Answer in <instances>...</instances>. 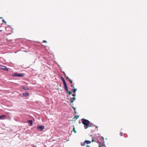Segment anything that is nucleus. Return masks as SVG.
<instances>
[{
  "mask_svg": "<svg viewBox=\"0 0 147 147\" xmlns=\"http://www.w3.org/2000/svg\"><path fill=\"white\" fill-rule=\"evenodd\" d=\"M82 124L84 125V127L85 129H86L89 127V125L90 123L89 120L83 118L82 119Z\"/></svg>",
  "mask_w": 147,
  "mask_h": 147,
  "instance_id": "1",
  "label": "nucleus"
},
{
  "mask_svg": "<svg viewBox=\"0 0 147 147\" xmlns=\"http://www.w3.org/2000/svg\"><path fill=\"white\" fill-rule=\"evenodd\" d=\"M101 139L102 140V142H100L98 140L97 141V142L98 143V146L99 147H106V145L104 144V138L103 137H101Z\"/></svg>",
  "mask_w": 147,
  "mask_h": 147,
  "instance_id": "2",
  "label": "nucleus"
},
{
  "mask_svg": "<svg viewBox=\"0 0 147 147\" xmlns=\"http://www.w3.org/2000/svg\"><path fill=\"white\" fill-rule=\"evenodd\" d=\"M36 128L38 131H42L45 129V127L43 125L38 126Z\"/></svg>",
  "mask_w": 147,
  "mask_h": 147,
  "instance_id": "3",
  "label": "nucleus"
},
{
  "mask_svg": "<svg viewBox=\"0 0 147 147\" xmlns=\"http://www.w3.org/2000/svg\"><path fill=\"white\" fill-rule=\"evenodd\" d=\"M0 68L1 69L6 71H8V69L6 67L3 65H0Z\"/></svg>",
  "mask_w": 147,
  "mask_h": 147,
  "instance_id": "4",
  "label": "nucleus"
},
{
  "mask_svg": "<svg viewBox=\"0 0 147 147\" xmlns=\"http://www.w3.org/2000/svg\"><path fill=\"white\" fill-rule=\"evenodd\" d=\"M19 74L20 73H15L12 74V76L14 77H19Z\"/></svg>",
  "mask_w": 147,
  "mask_h": 147,
  "instance_id": "5",
  "label": "nucleus"
},
{
  "mask_svg": "<svg viewBox=\"0 0 147 147\" xmlns=\"http://www.w3.org/2000/svg\"><path fill=\"white\" fill-rule=\"evenodd\" d=\"M29 95V94L28 92H26L23 93V96L24 97L27 96Z\"/></svg>",
  "mask_w": 147,
  "mask_h": 147,
  "instance_id": "6",
  "label": "nucleus"
},
{
  "mask_svg": "<svg viewBox=\"0 0 147 147\" xmlns=\"http://www.w3.org/2000/svg\"><path fill=\"white\" fill-rule=\"evenodd\" d=\"M93 126H94L96 127V128H97L98 126H96L94 125V124H93V123H90H90L89 125V127H93Z\"/></svg>",
  "mask_w": 147,
  "mask_h": 147,
  "instance_id": "7",
  "label": "nucleus"
},
{
  "mask_svg": "<svg viewBox=\"0 0 147 147\" xmlns=\"http://www.w3.org/2000/svg\"><path fill=\"white\" fill-rule=\"evenodd\" d=\"M25 76V74L24 73H20L19 74V77H23Z\"/></svg>",
  "mask_w": 147,
  "mask_h": 147,
  "instance_id": "8",
  "label": "nucleus"
},
{
  "mask_svg": "<svg viewBox=\"0 0 147 147\" xmlns=\"http://www.w3.org/2000/svg\"><path fill=\"white\" fill-rule=\"evenodd\" d=\"M76 98L75 97H73L71 98L70 102H73L74 101L76 100Z\"/></svg>",
  "mask_w": 147,
  "mask_h": 147,
  "instance_id": "9",
  "label": "nucleus"
},
{
  "mask_svg": "<svg viewBox=\"0 0 147 147\" xmlns=\"http://www.w3.org/2000/svg\"><path fill=\"white\" fill-rule=\"evenodd\" d=\"M22 88L24 90H29V89L27 88V87H25L24 86H22Z\"/></svg>",
  "mask_w": 147,
  "mask_h": 147,
  "instance_id": "10",
  "label": "nucleus"
},
{
  "mask_svg": "<svg viewBox=\"0 0 147 147\" xmlns=\"http://www.w3.org/2000/svg\"><path fill=\"white\" fill-rule=\"evenodd\" d=\"M28 123H29L30 124V125H32L33 122H32V120H29L28 121Z\"/></svg>",
  "mask_w": 147,
  "mask_h": 147,
  "instance_id": "11",
  "label": "nucleus"
},
{
  "mask_svg": "<svg viewBox=\"0 0 147 147\" xmlns=\"http://www.w3.org/2000/svg\"><path fill=\"white\" fill-rule=\"evenodd\" d=\"M84 142L87 144H89L91 143V142L90 141L88 140H86L84 141Z\"/></svg>",
  "mask_w": 147,
  "mask_h": 147,
  "instance_id": "12",
  "label": "nucleus"
},
{
  "mask_svg": "<svg viewBox=\"0 0 147 147\" xmlns=\"http://www.w3.org/2000/svg\"><path fill=\"white\" fill-rule=\"evenodd\" d=\"M61 79H62V81L63 82V83H66L65 81V80L64 78H63V77L61 76Z\"/></svg>",
  "mask_w": 147,
  "mask_h": 147,
  "instance_id": "13",
  "label": "nucleus"
},
{
  "mask_svg": "<svg viewBox=\"0 0 147 147\" xmlns=\"http://www.w3.org/2000/svg\"><path fill=\"white\" fill-rule=\"evenodd\" d=\"M63 84L65 88H67V83H63Z\"/></svg>",
  "mask_w": 147,
  "mask_h": 147,
  "instance_id": "14",
  "label": "nucleus"
},
{
  "mask_svg": "<svg viewBox=\"0 0 147 147\" xmlns=\"http://www.w3.org/2000/svg\"><path fill=\"white\" fill-rule=\"evenodd\" d=\"M67 79L69 80V81L70 82V83H72V81L70 79H69L68 77H67L66 79Z\"/></svg>",
  "mask_w": 147,
  "mask_h": 147,
  "instance_id": "15",
  "label": "nucleus"
},
{
  "mask_svg": "<svg viewBox=\"0 0 147 147\" xmlns=\"http://www.w3.org/2000/svg\"><path fill=\"white\" fill-rule=\"evenodd\" d=\"M86 143V142H85L84 141L83 143H81V145L82 146H84L85 145Z\"/></svg>",
  "mask_w": 147,
  "mask_h": 147,
  "instance_id": "16",
  "label": "nucleus"
},
{
  "mask_svg": "<svg viewBox=\"0 0 147 147\" xmlns=\"http://www.w3.org/2000/svg\"><path fill=\"white\" fill-rule=\"evenodd\" d=\"M5 117V116L4 115H0V119H1L2 117Z\"/></svg>",
  "mask_w": 147,
  "mask_h": 147,
  "instance_id": "17",
  "label": "nucleus"
},
{
  "mask_svg": "<svg viewBox=\"0 0 147 147\" xmlns=\"http://www.w3.org/2000/svg\"><path fill=\"white\" fill-rule=\"evenodd\" d=\"M76 90H77L76 89H75V88L74 89L73 91V93H75Z\"/></svg>",
  "mask_w": 147,
  "mask_h": 147,
  "instance_id": "18",
  "label": "nucleus"
},
{
  "mask_svg": "<svg viewBox=\"0 0 147 147\" xmlns=\"http://www.w3.org/2000/svg\"><path fill=\"white\" fill-rule=\"evenodd\" d=\"M2 22L3 23H5V24H6V22L3 19L2 20Z\"/></svg>",
  "mask_w": 147,
  "mask_h": 147,
  "instance_id": "19",
  "label": "nucleus"
},
{
  "mask_svg": "<svg viewBox=\"0 0 147 147\" xmlns=\"http://www.w3.org/2000/svg\"><path fill=\"white\" fill-rule=\"evenodd\" d=\"M65 91H66V92H68V88H65Z\"/></svg>",
  "mask_w": 147,
  "mask_h": 147,
  "instance_id": "20",
  "label": "nucleus"
},
{
  "mask_svg": "<svg viewBox=\"0 0 147 147\" xmlns=\"http://www.w3.org/2000/svg\"><path fill=\"white\" fill-rule=\"evenodd\" d=\"M123 133L122 132H121L120 133V136H123Z\"/></svg>",
  "mask_w": 147,
  "mask_h": 147,
  "instance_id": "21",
  "label": "nucleus"
},
{
  "mask_svg": "<svg viewBox=\"0 0 147 147\" xmlns=\"http://www.w3.org/2000/svg\"><path fill=\"white\" fill-rule=\"evenodd\" d=\"M73 131H74V132L75 133H76V132L75 130V128L74 127V128L73 129Z\"/></svg>",
  "mask_w": 147,
  "mask_h": 147,
  "instance_id": "22",
  "label": "nucleus"
},
{
  "mask_svg": "<svg viewBox=\"0 0 147 147\" xmlns=\"http://www.w3.org/2000/svg\"><path fill=\"white\" fill-rule=\"evenodd\" d=\"M68 92L69 94H71L72 93V92H71V91H68Z\"/></svg>",
  "mask_w": 147,
  "mask_h": 147,
  "instance_id": "23",
  "label": "nucleus"
},
{
  "mask_svg": "<svg viewBox=\"0 0 147 147\" xmlns=\"http://www.w3.org/2000/svg\"><path fill=\"white\" fill-rule=\"evenodd\" d=\"M76 96V94L75 93H74V94L72 95V96H74V97L75 96Z\"/></svg>",
  "mask_w": 147,
  "mask_h": 147,
  "instance_id": "24",
  "label": "nucleus"
},
{
  "mask_svg": "<svg viewBox=\"0 0 147 147\" xmlns=\"http://www.w3.org/2000/svg\"><path fill=\"white\" fill-rule=\"evenodd\" d=\"M72 108L74 110V111H76V108L74 107H72Z\"/></svg>",
  "mask_w": 147,
  "mask_h": 147,
  "instance_id": "25",
  "label": "nucleus"
},
{
  "mask_svg": "<svg viewBox=\"0 0 147 147\" xmlns=\"http://www.w3.org/2000/svg\"><path fill=\"white\" fill-rule=\"evenodd\" d=\"M43 42H47V41L45 40H44L43 41Z\"/></svg>",
  "mask_w": 147,
  "mask_h": 147,
  "instance_id": "26",
  "label": "nucleus"
},
{
  "mask_svg": "<svg viewBox=\"0 0 147 147\" xmlns=\"http://www.w3.org/2000/svg\"><path fill=\"white\" fill-rule=\"evenodd\" d=\"M86 147H90V146L88 145H87L86 146Z\"/></svg>",
  "mask_w": 147,
  "mask_h": 147,
  "instance_id": "27",
  "label": "nucleus"
},
{
  "mask_svg": "<svg viewBox=\"0 0 147 147\" xmlns=\"http://www.w3.org/2000/svg\"><path fill=\"white\" fill-rule=\"evenodd\" d=\"M74 112L75 114H76L77 113L76 112V111H74Z\"/></svg>",
  "mask_w": 147,
  "mask_h": 147,
  "instance_id": "28",
  "label": "nucleus"
},
{
  "mask_svg": "<svg viewBox=\"0 0 147 147\" xmlns=\"http://www.w3.org/2000/svg\"><path fill=\"white\" fill-rule=\"evenodd\" d=\"M92 142H95V141L93 139Z\"/></svg>",
  "mask_w": 147,
  "mask_h": 147,
  "instance_id": "29",
  "label": "nucleus"
},
{
  "mask_svg": "<svg viewBox=\"0 0 147 147\" xmlns=\"http://www.w3.org/2000/svg\"><path fill=\"white\" fill-rule=\"evenodd\" d=\"M2 31V30H0V32H1Z\"/></svg>",
  "mask_w": 147,
  "mask_h": 147,
  "instance_id": "30",
  "label": "nucleus"
},
{
  "mask_svg": "<svg viewBox=\"0 0 147 147\" xmlns=\"http://www.w3.org/2000/svg\"><path fill=\"white\" fill-rule=\"evenodd\" d=\"M3 18V17H0V19H2Z\"/></svg>",
  "mask_w": 147,
  "mask_h": 147,
  "instance_id": "31",
  "label": "nucleus"
},
{
  "mask_svg": "<svg viewBox=\"0 0 147 147\" xmlns=\"http://www.w3.org/2000/svg\"><path fill=\"white\" fill-rule=\"evenodd\" d=\"M78 117L76 118V119L78 118Z\"/></svg>",
  "mask_w": 147,
  "mask_h": 147,
  "instance_id": "32",
  "label": "nucleus"
},
{
  "mask_svg": "<svg viewBox=\"0 0 147 147\" xmlns=\"http://www.w3.org/2000/svg\"><path fill=\"white\" fill-rule=\"evenodd\" d=\"M73 105V104H71V105Z\"/></svg>",
  "mask_w": 147,
  "mask_h": 147,
  "instance_id": "33",
  "label": "nucleus"
},
{
  "mask_svg": "<svg viewBox=\"0 0 147 147\" xmlns=\"http://www.w3.org/2000/svg\"><path fill=\"white\" fill-rule=\"evenodd\" d=\"M73 105V104H71V105Z\"/></svg>",
  "mask_w": 147,
  "mask_h": 147,
  "instance_id": "34",
  "label": "nucleus"
},
{
  "mask_svg": "<svg viewBox=\"0 0 147 147\" xmlns=\"http://www.w3.org/2000/svg\"><path fill=\"white\" fill-rule=\"evenodd\" d=\"M63 73H64V72H63Z\"/></svg>",
  "mask_w": 147,
  "mask_h": 147,
  "instance_id": "35",
  "label": "nucleus"
}]
</instances>
